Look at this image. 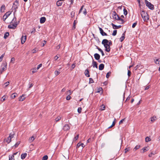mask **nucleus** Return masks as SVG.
I'll list each match as a JSON object with an SVG mask.
<instances>
[{
	"label": "nucleus",
	"instance_id": "nucleus-1",
	"mask_svg": "<svg viewBox=\"0 0 160 160\" xmlns=\"http://www.w3.org/2000/svg\"><path fill=\"white\" fill-rule=\"evenodd\" d=\"M7 63L6 62H3L2 64V68L0 69V74H1L2 72L5 71L7 68Z\"/></svg>",
	"mask_w": 160,
	"mask_h": 160
},
{
	"label": "nucleus",
	"instance_id": "nucleus-2",
	"mask_svg": "<svg viewBox=\"0 0 160 160\" xmlns=\"http://www.w3.org/2000/svg\"><path fill=\"white\" fill-rule=\"evenodd\" d=\"M108 41L107 39H104L102 40V44H103L105 48V51L107 52L108 51Z\"/></svg>",
	"mask_w": 160,
	"mask_h": 160
},
{
	"label": "nucleus",
	"instance_id": "nucleus-3",
	"mask_svg": "<svg viewBox=\"0 0 160 160\" xmlns=\"http://www.w3.org/2000/svg\"><path fill=\"white\" fill-rule=\"evenodd\" d=\"M145 2L146 6L148 7L149 9L151 10H153L154 9L153 5L150 2H148L147 0H145Z\"/></svg>",
	"mask_w": 160,
	"mask_h": 160
},
{
	"label": "nucleus",
	"instance_id": "nucleus-4",
	"mask_svg": "<svg viewBox=\"0 0 160 160\" xmlns=\"http://www.w3.org/2000/svg\"><path fill=\"white\" fill-rule=\"evenodd\" d=\"M18 4L19 1L18 0H16L15 3L13 4V9L14 10V14L17 11V9L18 8Z\"/></svg>",
	"mask_w": 160,
	"mask_h": 160
},
{
	"label": "nucleus",
	"instance_id": "nucleus-5",
	"mask_svg": "<svg viewBox=\"0 0 160 160\" xmlns=\"http://www.w3.org/2000/svg\"><path fill=\"white\" fill-rule=\"evenodd\" d=\"M19 23V21L18 22H16L15 23H12V24L9 25L8 26V28L9 29H15Z\"/></svg>",
	"mask_w": 160,
	"mask_h": 160
},
{
	"label": "nucleus",
	"instance_id": "nucleus-6",
	"mask_svg": "<svg viewBox=\"0 0 160 160\" xmlns=\"http://www.w3.org/2000/svg\"><path fill=\"white\" fill-rule=\"evenodd\" d=\"M99 29L100 31V33L102 36H104L108 35L107 34L104 32L103 30L102 29V28L99 27Z\"/></svg>",
	"mask_w": 160,
	"mask_h": 160
},
{
	"label": "nucleus",
	"instance_id": "nucleus-7",
	"mask_svg": "<svg viewBox=\"0 0 160 160\" xmlns=\"http://www.w3.org/2000/svg\"><path fill=\"white\" fill-rule=\"evenodd\" d=\"M26 36H24L23 35L22 36V37L21 38V43L22 44H23L26 41Z\"/></svg>",
	"mask_w": 160,
	"mask_h": 160
},
{
	"label": "nucleus",
	"instance_id": "nucleus-8",
	"mask_svg": "<svg viewBox=\"0 0 160 160\" xmlns=\"http://www.w3.org/2000/svg\"><path fill=\"white\" fill-rule=\"evenodd\" d=\"M142 18H143L144 22H147L149 19V16L148 14L146 15L145 16H143V17H142Z\"/></svg>",
	"mask_w": 160,
	"mask_h": 160
},
{
	"label": "nucleus",
	"instance_id": "nucleus-9",
	"mask_svg": "<svg viewBox=\"0 0 160 160\" xmlns=\"http://www.w3.org/2000/svg\"><path fill=\"white\" fill-rule=\"evenodd\" d=\"M70 127L68 125L65 124L63 127V129L64 131H67L69 130Z\"/></svg>",
	"mask_w": 160,
	"mask_h": 160
},
{
	"label": "nucleus",
	"instance_id": "nucleus-10",
	"mask_svg": "<svg viewBox=\"0 0 160 160\" xmlns=\"http://www.w3.org/2000/svg\"><path fill=\"white\" fill-rule=\"evenodd\" d=\"M111 25L112 26L113 28L114 29H118L121 27V25L117 26L113 23H112Z\"/></svg>",
	"mask_w": 160,
	"mask_h": 160
},
{
	"label": "nucleus",
	"instance_id": "nucleus-11",
	"mask_svg": "<svg viewBox=\"0 0 160 160\" xmlns=\"http://www.w3.org/2000/svg\"><path fill=\"white\" fill-rule=\"evenodd\" d=\"M94 57L95 58L96 60H98L100 59V56L99 54L96 53L94 54Z\"/></svg>",
	"mask_w": 160,
	"mask_h": 160
},
{
	"label": "nucleus",
	"instance_id": "nucleus-12",
	"mask_svg": "<svg viewBox=\"0 0 160 160\" xmlns=\"http://www.w3.org/2000/svg\"><path fill=\"white\" fill-rule=\"evenodd\" d=\"M92 65L93 68L95 67L97 68H98V63L96 62L93 59L92 62Z\"/></svg>",
	"mask_w": 160,
	"mask_h": 160
},
{
	"label": "nucleus",
	"instance_id": "nucleus-13",
	"mask_svg": "<svg viewBox=\"0 0 160 160\" xmlns=\"http://www.w3.org/2000/svg\"><path fill=\"white\" fill-rule=\"evenodd\" d=\"M4 142H6L8 143H9L11 141V139L9 137H8L7 138L4 139Z\"/></svg>",
	"mask_w": 160,
	"mask_h": 160
},
{
	"label": "nucleus",
	"instance_id": "nucleus-14",
	"mask_svg": "<svg viewBox=\"0 0 160 160\" xmlns=\"http://www.w3.org/2000/svg\"><path fill=\"white\" fill-rule=\"evenodd\" d=\"M46 20V18L45 17H42L40 19V22L41 23H44Z\"/></svg>",
	"mask_w": 160,
	"mask_h": 160
},
{
	"label": "nucleus",
	"instance_id": "nucleus-15",
	"mask_svg": "<svg viewBox=\"0 0 160 160\" xmlns=\"http://www.w3.org/2000/svg\"><path fill=\"white\" fill-rule=\"evenodd\" d=\"M85 76L87 77H89L90 76L89 75V72L88 69H87L85 70Z\"/></svg>",
	"mask_w": 160,
	"mask_h": 160
},
{
	"label": "nucleus",
	"instance_id": "nucleus-16",
	"mask_svg": "<svg viewBox=\"0 0 160 160\" xmlns=\"http://www.w3.org/2000/svg\"><path fill=\"white\" fill-rule=\"evenodd\" d=\"M154 60L155 63L156 64H159L160 63V58L157 59V58L155 57L154 58Z\"/></svg>",
	"mask_w": 160,
	"mask_h": 160
},
{
	"label": "nucleus",
	"instance_id": "nucleus-17",
	"mask_svg": "<svg viewBox=\"0 0 160 160\" xmlns=\"http://www.w3.org/2000/svg\"><path fill=\"white\" fill-rule=\"evenodd\" d=\"M104 65L103 64H101L99 66V69L100 70H102L104 68Z\"/></svg>",
	"mask_w": 160,
	"mask_h": 160
},
{
	"label": "nucleus",
	"instance_id": "nucleus-18",
	"mask_svg": "<svg viewBox=\"0 0 160 160\" xmlns=\"http://www.w3.org/2000/svg\"><path fill=\"white\" fill-rule=\"evenodd\" d=\"M125 32H124L122 34V37L120 38V40L121 42H122L125 38Z\"/></svg>",
	"mask_w": 160,
	"mask_h": 160
},
{
	"label": "nucleus",
	"instance_id": "nucleus-19",
	"mask_svg": "<svg viewBox=\"0 0 160 160\" xmlns=\"http://www.w3.org/2000/svg\"><path fill=\"white\" fill-rule=\"evenodd\" d=\"M27 156V153H22L21 155V158L22 159H24Z\"/></svg>",
	"mask_w": 160,
	"mask_h": 160
},
{
	"label": "nucleus",
	"instance_id": "nucleus-20",
	"mask_svg": "<svg viewBox=\"0 0 160 160\" xmlns=\"http://www.w3.org/2000/svg\"><path fill=\"white\" fill-rule=\"evenodd\" d=\"M142 68V66L140 64H138L136 66L134 67V70H136L138 69H140Z\"/></svg>",
	"mask_w": 160,
	"mask_h": 160
},
{
	"label": "nucleus",
	"instance_id": "nucleus-21",
	"mask_svg": "<svg viewBox=\"0 0 160 160\" xmlns=\"http://www.w3.org/2000/svg\"><path fill=\"white\" fill-rule=\"evenodd\" d=\"M147 147H146L143 148L141 150L140 152L141 153H143L145 152L148 151V149H147Z\"/></svg>",
	"mask_w": 160,
	"mask_h": 160
},
{
	"label": "nucleus",
	"instance_id": "nucleus-22",
	"mask_svg": "<svg viewBox=\"0 0 160 160\" xmlns=\"http://www.w3.org/2000/svg\"><path fill=\"white\" fill-rule=\"evenodd\" d=\"M112 17L113 19H114L115 20H118V18H120V17L118 16L117 14V15H112Z\"/></svg>",
	"mask_w": 160,
	"mask_h": 160
},
{
	"label": "nucleus",
	"instance_id": "nucleus-23",
	"mask_svg": "<svg viewBox=\"0 0 160 160\" xmlns=\"http://www.w3.org/2000/svg\"><path fill=\"white\" fill-rule=\"evenodd\" d=\"M62 2L61 0H59L57 1L56 2V5L58 6H61L62 4Z\"/></svg>",
	"mask_w": 160,
	"mask_h": 160
},
{
	"label": "nucleus",
	"instance_id": "nucleus-24",
	"mask_svg": "<svg viewBox=\"0 0 160 160\" xmlns=\"http://www.w3.org/2000/svg\"><path fill=\"white\" fill-rule=\"evenodd\" d=\"M16 20H17L16 18V17H15L14 16V18H13V19L12 20V21L10 23H15L16 22H18Z\"/></svg>",
	"mask_w": 160,
	"mask_h": 160
},
{
	"label": "nucleus",
	"instance_id": "nucleus-25",
	"mask_svg": "<svg viewBox=\"0 0 160 160\" xmlns=\"http://www.w3.org/2000/svg\"><path fill=\"white\" fill-rule=\"evenodd\" d=\"M140 12L142 17H143V16H145L146 15H148V14L147 13H146L145 11L144 10H142Z\"/></svg>",
	"mask_w": 160,
	"mask_h": 160
},
{
	"label": "nucleus",
	"instance_id": "nucleus-26",
	"mask_svg": "<svg viewBox=\"0 0 160 160\" xmlns=\"http://www.w3.org/2000/svg\"><path fill=\"white\" fill-rule=\"evenodd\" d=\"M24 95L23 94L19 98V101H23L25 99V98L24 96Z\"/></svg>",
	"mask_w": 160,
	"mask_h": 160
},
{
	"label": "nucleus",
	"instance_id": "nucleus-27",
	"mask_svg": "<svg viewBox=\"0 0 160 160\" xmlns=\"http://www.w3.org/2000/svg\"><path fill=\"white\" fill-rule=\"evenodd\" d=\"M1 12H4L5 10V6L4 5H2L1 7Z\"/></svg>",
	"mask_w": 160,
	"mask_h": 160
},
{
	"label": "nucleus",
	"instance_id": "nucleus-28",
	"mask_svg": "<svg viewBox=\"0 0 160 160\" xmlns=\"http://www.w3.org/2000/svg\"><path fill=\"white\" fill-rule=\"evenodd\" d=\"M17 95L18 94L17 93H14L11 95V97L12 98H14L16 97L17 96Z\"/></svg>",
	"mask_w": 160,
	"mask_h": 160
},
{
	"label": "nucleus",
	"instance_id": "nucleus-29",
	"mask_svg": "<svg viewBox=\"0 0 160 160\" xmlns=\"http://www.w3.org/2000/svg\"><path fill=\"white\" fill-rule=\"evenodd\" d=\"M12 12L10 11H8L6 12L5 14L4 15L5 16L8 17L11 14Z\"/></svg>",
	"mask_w": 160,
	"mask_h": 160
},
{
	"label": "nucleus",
	"instance_id": "nucleus-30",
	"mask_svg": "<svg viewBox=\"0 0 160 160\" xmlns=\"http://www.w3.org/2000/svg\"><path fill=\"white\" fill-rule=\"evenodd\" d=\"M140 145H136L135 147L133 148V150L134 151H135L137 149H139L140 148Z\"/></svg>",
	"mask_w": 160,
	"mask_h": 160
},
{
	"label": "nucleus",
	"instance_id": "nucleus-31",
	"mask_svg": "<svg viewBox=\"0 0 160 160\" xmlns=\"http://www.w3.org/2000/svg\"><path fill=\"white\" fill-rule=\"evenodd\" d=\"M156 116H153L151 118V121L152 122H153L156 120Z\"/></svg>",
	"mask_w": 160,
	"mask_h": 160
},
{
	"label": "nucleus",
	"instance_id": "nucleus-32",
	"mask_svg": "<svg viewBox=\"0 0 160 160\" xmlns=\"http://www.w3.org/2000/svg\"><path fill=\"white\" fill-rule=\"evenodd\" d=\"M94 38L95 39V40L98 43H100V41L99 40V38L97 37H94Z\"/></svg>",
	"mask_w": 160,
	"mask_h": 160
},
{
	"label": "nucleus",
	"instance_id": "nucleus-33",
	"mask_svg": "<svg viewBox=\"0 0 160 160\" xmlns=\"http://www.w3.org/2000/svg\"><path fill=\"white\" fill-rule=\"evenodd\" d=\"M21 142L20 141H19L17 142L13 146V147H15V148L17 147L18 145L20 144Z\"/></svg>",
	"mask_w": 160,
	"mask_h": 160
},
{
	"label": "nucleus",
	"instance_id": "nucleus-34",
	"mask_svg": "<svg viewBox=\"0 0 160 160\" xmlns=\"http://www.w3.org/2000/svg\"><path fill=\"white\" fill-rule=\"evenodd\" d=\"M38 70V69H37V68H32V73L33 74V73H34L35 72H36Z\"/></svg>",
	"mask_w": 160,
	"mask_h": 160
},
{
	"label": "nucleus",
	"instance_id": "nucleus-35",
	"mask_svg": "<svg viewBox=\"0 0 160 160\" xmlns=\"http://www.w3.org/2000/svg\"><path fill=\"white\" fill-rule=\"evenodd\" d=\"M130 150V147H128L127 148H125L124 150V152L126 153L128 152Z\"/></svg>",
	"mask_w": 160,
	"mask_h": 160
},
{
	"label": "nucleus",
	"instance_id": "nucleus-36",
	"mask_svg": "<svg viewBox=\"0 0 160 160\" xmlns=\"http://www.w3.org/2000/svg\"><path fill=\"white\" fill-rule=\"evenodd\" d=\"M48 156L47 155L44 156L42 159V160H47L48 159Z\"/></svg>",
	"mask_w": 160,
	"mask_h": 160
},
{
	"label": "nucleus",
	"instance_id": "nucleus-37",
	"mask_svg": "<svg viewBox=\"0 0 160 160\" xmlns=\"http://www.w3.org/2000/svg\"><path fill=\"white\" fill-rule=\"evenodd\" d=\"M111 72H108L106 74V77L108 78H109V77L111 75Z\"/></svg>",
	"mask_w": 160,
	"mask_h": 160
},
{
	"label": "nucleus",
	"instance_id": "nucleus-38",
	"mask_svg": "<svg viewBox=\"0 0 160 160\" xmlns=\"http://www.w3.org/2000/svg\"><path fill=\"white\" fill-rule=\"evenodd\" d=\"M124 14L125 15H126L128 14V12L127 10L126 9L125 7L123 9Z\"/></svg>",
	"mask_w": 160,
	"mask_h": 160
},
{
	"label": "nucleus",
	"instance_id": "nucleus-39",
	"mask_svg": "<svg viewBox=\"0 0 160 160\" xmlns=\"http://www.w3.org/2000/svg\"><path fill=\"white\" fill-rule=\"evenodd\" d=\"M61 119V118L60 116L57 117L55 119V121L56 122H57L60 120Z\"/></svg>",
	"mask_w": 160,
	"mask_h": 160
},
{
	"label": "nucleus",
	"instance_id": "nucleus-40",
	"mask_svg": "<svg viewBox=\"0 0 160 160\" xmlns=\"http://www.w3.org/2000/svg\"><path fill=\"white\" fill-rule=\"evenodd\" d=\"M9 35V32H6L4 34V38H6Z\"/></svg>",
	"mask_w": 160,
	"mask_h": 160
},
{
	"label": "nucleus",
	"instance_id": "nucleus-41",
	"mask_svg": "<svg viewBox=\"0 0 160 160\" xmlns=\"http://www.w3.org/2000/svg\"><path fill=\"white\" fill-rule=\"evenodd\" d=\"M9 160H15L13 155H12L10 156L9 155Z\"/></svg>",
	"mask_w": 160,
	"mask_h": 160
},
{
	"label": "nucleus",
	"instance_id": "nucleus-42",
	"mask_svg": "<svg viewBox=\"0 0 160 160\" xmlns=\"http://www.w3.org/2000/svg\"><path fill=\"white\" fill-rule=\"evenodd\" d=\"M151 140L150 139V138L148 137H147L145 138V141L147 142H148L150 141Z\"/></svg>",
	"mask_w": 160,
	"mask_h": 160
},
{
	"label": "nucleus",
	"instance_id": "nucleus-43",
	"mask_svg": "<svg viewBox=\"0 0 160 160\" xmlns=\"http://www.w3.org/2000/svg\"><path fill=\"white\" fill-rule=\"evenodd\" d=\"M76 20H75L73 24V26L72 28V29H74L75 28Z\"/></svg>",
	"mask_w": 160,
	"mask_h": 160
},
{
	"label": "nucleus",
	"instance_id": "nucleus-44",
	"mask_svg": "<svg viewBox=\"0 0 160 160\" xmlns=\"http://www.w3.org/2000/svg\"><path fill=\"white\" fill-rule=\"evenodd\" d=\"M105 107L104 105H103V104L101 106V108L100 109L101 110V111H103V110H104L105 109Z\"/></svg>",
	"mask_w": 160,
	"mask_h": 160
},
{
	"label": "nucleus",
	"instance_id": "nucleus-45",
	"mask_svg": "<svg viewBox=\"0 0 160 160\" xmlns=\"http://www.w3.org/2000/svg\"><path fill=\"white\" fill-rule=\"evenodd\" d=\"M118 20H120L122 21V22L121 23L122 24H123L125 22V21H124L120 17V18H118Z\"/></svg>",
	"mask_w": 160,
	"mask_h": 160
},
{
	"label": "nucleus",
	"instance_id": "nucleus-46",
	"mask_svg": "<svg viewBox=\"0 0 160 160\" xmlns=\"http://www.w3.org/2000/svg\"><path fill=\"white\" fill-rule=\"evenodd\" d=\"M75 12H74L73 11L72 12H71V18H73L74 17Z\"/></svg>",
	"mask_w": 160,
	"mask_h": 160
},
{
	"label": "nucleus",
	"instance_id": "nucleus-47",
	"mask_svg": "<svg viewBox=\"0 0 160 160\" xmlns=\"http://www.w3.org/2000/svg\"><path fill=\"white\" fill-rule=\"evenodd\" d=\"M5 54L4 53L2 54L0 57V62L2 61V59L4 56Z\"/></svg>",
	"mask_w": 160,
	"mask_h": 160
},
{
	"label": "nucleus",
	"instance_id": "nucleus-48",
	"mask_svg": "<svg viewBox=\"0 0 160 160\" xmlns=\"http://www.w3.org/2000/svg\"><path fill=\"white\" fill-rule=\"evenodd\" d=\"M117 33V30H114L112 33V35L113 36H115Z\"/></svg>",
	"mask_w": 160,
	"mask_h": 160
},
{
	"label": "nucleus",
	"instance_id": "nucleus-49",
	"mask_svg": "<svg viewBox=\"0 0 160 160\" xmlns=\"http://www.w3.org/2000/svg\"><path fill=\"white\" fill-rule=\"evenodd\" d=\"M89 83H92L94 82L92 78H89Z\"/></svg>",
	"mask_w": 160,
	"mask_h": 160
},
{
	"label": "nucleus",
	"instance_id": "nucleus-50",
	"mask_svg": "<svg viewBox=\"0 0 160 160\" xmlns=\"http://www.w3.org/2000/svg\"><path fill=\"white\" fill-rule=\"evenodd\" d=\"M71 98V97L69 95H68L66 97V99L67 100H70Z\"/></svg>",
	"mask_w": 160,
	"mask_h": 160
},
{
	"label": "nucleus",
	"instance_id": "nucleus-51",
	"mask_svg": "<svg viewBox=\"0 0 160 160\" xmlns=\"http://www.w3.org/2000/svg\"><path fill=\"white\" fill-rule=\"evenodd\" d=\"M79 135H77L74 138L73 141H76L78 138Z\"/></svg>",
	"mask_w": 160,
	"mask_h": 160
},
{
	"label": "nucleus",
	"instance_id": "nucleus-52",
	"mask_svg": "<svg viewBox=\"0 0 160 160\" xmlns=\"http://www.w3.org/2000/svg\"><path fill=\"white\" fill-rule=\"evenodd\" d=\"M14 134H12L11 133H10L9 134V136L10 138L12 139V138H13L14 137Z\"/></svg>",
	"mask_w": 160,
	"mask_h": 160
},
{
	"label": "nucleus",
	"instance_id": "nucleus-53",
	"mask_svg": "<svg viewBox=\"0 0 160 160\" xmlns=\"http://www.w3.org/2000/svg\"><path fill=\"white\" fill-rule=\"evenodd\" d=\"M108 46H110L112 45V42L111 40L108 41Z\"/></svg>",
	"mask_w": 160,
	"mask_h": 160
},
{
	"label": "nucleus",
	"instance_id": "nucleus-54",
	"mask_svg": "<svg viewBox=\"0 0 160 160\" xmlns=\"http://www.w3.org/2000/svg\"><path fill=\"white\" fill-rule=\"evenodd\" d=\"M98 51H99L101 53L102 55V56L104 55V53L103 51L101 48L100 49H99Z\"/></svg>",
	"mask_w": 160,
	"mask_h": 160
},
{
	"label": "nucleus",
	"instance_id": "nucleus-55",
	"mask_svg": "<svg viewBox=\"0 0 160 160\" xmlns=\"http://www.w3.org/2000/svg\"><path fill=\"white\" fill-rule=\"evenodd\" d=\"M131 74V72L130 70H128V75L129 77Z\"/></svg>",
	"mask_w": 160,
	"mask_h": 160
},
{
	"label": "nucleus",
	"instance_id": "nucleus-56",
	"mask_svg": "<svg viewBox=\"0 0 160 160\" xmlns=\"http://www.w3.org/2000/svg\"><path fill=\"white\" fill-rule=\"evenodd\" d=\"M82 108L80 107L78 109V112L79 113H80L82 111Z\"/></svg>",
	"mask_w": 160,
	"mask_h": 160
},
{
	"label": "nucleus",
	"instance_id": "nucleus-57",
	"mask_svg": "<svg viewBox=\"0 0 160 160\" xmlns=\"http://www.w3.org/2000/svg\"><path fill=\"white\" fill-rule=\"evenodd\" d=\"M67 94H68V93L69 94V95H70L72 93V91H71V90H68L67 91Z\"/></svg>",
	"mask_w": 160,
	"mask_h": 160
},
{
	"label": "nucleus",
	"instance_id": "nucleus-58",
	"mask_svg": "<svg viewBox=\"0 0 160 160\" xmlns=\"http://www.w3.org/2000/svg\"><path fill=\"white\" fill-rule=\"evenodd\" d=\"M84 7V5H82L81 8L80 9L79 11V14L82 11V9H83V7Z\"/></svg>",
	"mask_w": 160,
	"mask_h": 160
},
{
	"label": "nucleus",
	"instance_id": "nucleus-59",
	"mask_svg": "<svg viewBox=\"0 0 160 160\" xmlns=\"http://www.w3.org/2000/svg\"><path fill=\"white\" fill-rule=\"evenodd\" d=\"M54 73L56 76H57L60 73V72L59 71L56 70L55 71Z\"/></svg>",
	"mask_w": 160,
	"mask_h": 160
},
{
	"label": "nucleus",
	"instance_id": "nucleus-60",
	"mask_svg": "<svg viewBox=\"0 0 160 160\" xmlns=\"http://www.w3.org/2000/svg\"><path fill=\"white\" fill-rule=\"evenodd\" d=\"M137 24V22L133 23L132 25V28H134Z\"/></svg>",
	"mask_w": 160,
	"mask_h": 160
},
{
	"label": "nucleus",
	"instance_id": "nucleus-61",
	"mask_svg": "<svg viewBox=\"0 0 160 160\" xmlns=\"http://www.w3.org/2000/svg\"><path fill=\"white\" fill-rule=\"evenodd\" d=\"M83 13L85 15H86L87 13V12L86 11V8H84V11H83Z\"/></svg>",
	"mask_w": 160,
	"mask_h": 160
},
{
	"label": "nucleus",
	"instance_id": "nucleus-62",
	"mask_svg": "<svg viewBox=\"0 0 160 160\" xmlns=\"http://www.w3.org/2000/svg\"><path fill=\"white\" fill-rule=\"evenodd\" d=\"M7 17L5 16V15H3L2 17V19L3 21H5L6 19L7 18Z\"/></svg>",
	"mask_w": 160,
	"mask_h": 160
},
{
	"label": "nucleus",
	"instance_id": "nucleus-63",
	"mask_svg": "<svg viewBox=\"0 0 160 160\" xmlns=\"http://www.w3.org/2000/svg\"><path fill=\"white\" fill-rule=\"evenodd\" d=\"M6 96H3L2 98V100L1 99V100L2 101H4L5 100H6Z\"/></svg>",
	"mask_w": 160,
	"mask_h": 160
},
{
	"label": "nucleus",
	"instance_id": "nucleus-64",
	"mask_svg": "<svg viewBox=\"0 0 160 160\" xmlns=\"http://www.w3.org/2000/svg\"><path fill=\"white\" fill-rule=\"evenodd\" d=\"M9 84V82L8 81V82H5L4 84H5V87H7V86H8V85Z\"/></svg>",
	"mask_w": 160,
	"mask_h": 160
}]
</instances>
